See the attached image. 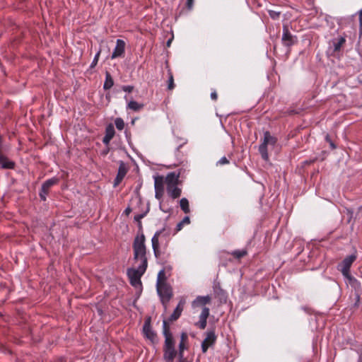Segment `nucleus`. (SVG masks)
<instances>
[{"label": "nucleus", "mask_w": 362, "mask_h": 362, "mask_svg": "<svg viewBox=\"0 0 362 362\" xmlns=\"http://www.w3.org/2000/svg\"><path fill=\"white\" fill-rule=\"evenodd\" d=\"M122 90L127 93H131L134 90V86H122Z\"/></svg>", "instance_id": "nucleus-37"}, {"label": "nucleus", "mask_w": 362, "mask_h": 362, "mask_svg": "<svg viewBox=\"0 0 362 362\" xmlns=\"http://www.w3.org/2000/svg\"><path fill=\"white\" fill-rule=\"evenodd\" d=\"M165 184L163 176H156L154 177V187L155 189H164V185Z\"/></svg>", "instance_id": "nucleus-20"}, {"label": "nucleus", "mask_w": 362, "mask_h": 362, "mask_svg": "<svg viewBox=\"0 0 362 362\" xmlns=\"http://www.w3.org/2000/svg\"><path fill=\"white\" fill-rule=\"evenodd\" d=\"M229 163V160L228 159L223 156L222 157L218 162H217V165H226V164H228Z\"/></svg>", "instance_id": "nucleus-35"}, {"label": "nucleus", "mask_w": 362, "mask_h": 362, "mask_svg": "<svg viewBox=\"0 0 362 362\" xmlns=\"http://www.w3.org/2000/svg\"><path fill=\"white\" fill-rule=\"evenodd\" d=\"M181 223H182V224L185 226V225H187L190 223V220H189V218L188 216H185L181 221Z\"/></svg>", "instance_id": "nucleus-45"}, {"label": "nucleus", "mask_w": 362, "mask_h": 362, "mask_svg": "<svg viewBox=\"0 0 362 362\" xmlns=\"http://www.w3.org/2000/svg\"><path fill=\"white\" fill-rule=\"evenodd\" d=\"M47 194H48V193H44V191H42V190L40 189V193H39V196H40V199H41V200H42V201H44V202H45V201H46V199H47Z\"/></svg>", "instance_id": "nucleus-40"}, {"label": "nucleus", "mask_w": 362, "mask_h": 362, "mask_svg": "<svg viewBox=\"0 0 362 362\" xmlns=\"http://www.w3.org/2000/svg\"><path fill=\"white\" fill-rule=\"evenodd\" d=\"M168 89L170 90H172L173 89H174V88L175 86V83H174V78H173V73L170 70H168Z\"/></svg>", "instance_id": "nucleus-25"}, {"label": "nucleus", "mask_w": 362, "mask_h": 362, "mask_svg": "<svg viewBox=\"0 0 362 362\" xmlns=\"http://www.w3.org/2000/svg\"><path fill=\"white\" fill-rule=\"evenodd\" d=\"M126 43L124 40L118 39L116 42V46L112 52L111 58L116 59L123 56L125 52Z\"/></svg>", "instance_id": "nucleus-12"}, {"label": "nucleus", "mask_w": 362, "mask_h": 362, "mask_svg": "<svg viewBox=\"0 0 362 362\" xmlns=\"http://www.w3.org/2000/svg\"><path fill=\"white\" fill-rule=\"evenodd\" d=\"M145 240L146 238L144 234L137 235L133 243V251L134 261L139 262V266L147 268L148 259L146 257Z\"/></svg>", "instance_id": "nucleus-2"}, {"label": "nucleus", "mask_w": 362, "mask_h": 362, "mask_svg": "<svg viewBox=\"0 0 362 362\" xmlns=\"http://www.w3.org/2000/svg\"><path fill=\"white\" fill-rule=\"evenodd\" d=\"M164 194V189H155V197L160 200Z\"/></svg>", "instance_id": "nucleus-34"}, {"label": "nucleus", "mask_w": 362, "mask_h": 362, "mask_svg": "<svg viewBox=\"0 0 362 362\" xmlns=\"http://www.w3.org/2000/svg\"><path fill=\"white\" fill-rule=\"evenodd\" d=\"M269 16L272 18V19H278L280 16V12H278V11H269Z\"/></svg>", "instance_id": "nucleus-33"}, {"label": "nucleus", "mask_w": 362, "mask_h": 362, "mask_svg": "<svg viewBox=\"0 0 362 362\" xmlns=\"http://www.w3.org/2000/svg\"><path fill=\"white\" fill-rule=\"evenodd\" d=\"M157 293L160 298L165 310L168 308V304L173 296L172 287L170 284L156 286Z\"/></svg>", "instance_id": "nucleus-5"}, {"label": "nucleus", "mask_w": 362, "mask_h": 362, "mask_svg": "<svg viewBox=\"0 0 362 362\" xmlns=\"http://www.w3.org/2000/svg\"><path fill=\"white\" fill-rule=\"evenodd\" d=\"M211 98L213 100H216L217 98H218V94L216 93V90H214L213 92H211Z\"/></svg>", "instance_id": "nucleus-44"}, {"label": "nucleus", "mask_w": 362, "mask_h": 362, "mask_svg": "<svg viewBox=\"0 0 362 362\" xmlns=\"http://www.w3.org/2000/svg\"><path fill=\"white\" fill-rule=\"evenodd\" d=\"M99 56H100V52H98L95 54V57H94V59H93V62H92V63L90 64V67L91 68L94 67L97 64V63L98 62Z\"/></svg>", "instance_id": "nucleus-36"}, {"label": "nucleus", "mask_w": 362, "mask_h": 362, "mask_svg": "<svg viewBox=\"0 0 362 362\" xmlns=\"http://www.w3.org/2000/svg\"><path fill=\"white\" fill-rule=\"evenodd\" d=\"M151 317L146 319L143 326V333L144 337L148 339L151 344H158V338L156 332H154L151 325Z\"/></svg>", "instance_id": "nucleus-7"}, {"label": "nucleus", "mask_w": 362, "mask_h": 362, "mask_svg": "<svg viewBox=\"0 0 362 362\" xmlns=\"http://www.w3.org/2000/svg\"><path fill=\"white\" fill-rule=\"evenodd\" d=\"M114 86V80L110 72L106 71L105 80L103 84V89L107 90L110 89Z\"/></svg>", "instance_id": "nucleus-19"}, {"label": "nucleus", "mask_w": 362, "mask_h": 362, "mask_svg": "<svg viewBox=\"0 0 362 362\" xmlns=\"http://www.w3.org/2000/svg\"><path fill=\"white\" fill-rule=\"evenodd\" d=\"M2 143L3 139L0 135V166L2 169H13L16 166V163L13 161L9 160L2 153Z\"/></svg>", "instance_id": "nucleus-10"}, {"label": "nucleus", "mask_w": 362, "mask_h": 362, "mask_svg": "<svg viewBox=\"0 0 362 362\" xmlns=\"http://www.w3.org/2000/svg\"><path fill=\"white\" fill-rule=\"evenodd\" d=\"M164 179L167 186L177 185L179 175L175 173H169Z\"/></svg>", "instance_id": "nucleus-17"}, {"label": "nucleus", "mask_w": 362, "mask_h": 362, "mask_svg": "<svg viewBox=\"0 0 362 362\" xmlns=\"http://www.w3.org/2000/svg\"><path fill=\"white\" fill-rule=\"evenodd\" d=\"M128 169L123 161H120L117 176L114 181L115 186L118 185L127 173Z\"/></svg>", "instance_id": "nucleus-13"}, {"label": "nucleus", "mask_w": 362, "mask_h": 362, "mask_svg": "<svg viewBox=\"0 0 362 362\" xmlns=\"http://www.w3.org/2000/svg\"><path fill=\"white\" fill-rule=\"evenodd\" d=\"M209 315V308L205 307L202 309V311L200 314L199 318L207 320Z\"/></svg>", "instance_id": "nucleus-29"}, {"label": "nucleus", "mask_w": 362, "mask_h": 362, "mask_svg": "<svg viewBox=\"0 0 362 362\" xmlns=\"http://www.w3.org/2000/svg\"><path fill=\"white\" fill-rule=\"evenodd\" d=\"M168 194L173 199H177L180 197L182 190L177 185L167 186Z\"/></svg>", "instance_id": "nucleus-16"}, {"label": "nucleus", "mask_w": 362, "mask_h": 362, "mask_svg": "<svg viewBox=\"0 0 362 362\" xmlns=\"http://www.w3.org/2000/svg\"><path fill=\"white\" fill-rule=\"evenodd\" d=\"M163 334L165 337L163 359L165 362H173L177 352L175 347V342L170 332L169 322L165 320L163 322Z\"/></svg>", "instance_id": "nucleus-1"}, {"label": "nucleus", "mask_w": 362, "mask_h": 362, "mask_svg": "<svg viewBox=\"0 0 362 362\" xmlns=\"http://www.w3.org/2000/svg\"><path fill=\"white\" fill-rule=\"evenodd\" d=\"M360 32L362 33V9L358 12Z\"/></svg>", "instance_id": "nucleus-41"}, {"label": "nucleus", "mask_w": 362, "mask_h": 362, "mask_svg": "<svg viewBox=\"0 0 362 362\" xmlns=\"http://www.w3.org/2000/svg\"><path fill=\"white\" fill-rule=\"evenodd\" d=\"M334 52H339L346 43V39L344 37H339L333 40Z\"/></svg>", "instance_id": "nucleus-18"}, {"label": "nucleus", "mask_w": 362, "mask_h": 362, "mask_svg": "<svg viewBox=\"0 0 362 362\" xmlns=\"http://www.w3.org/2000/svg\"><path fill=\"white\" fill-rule=\"evenodd\" d=\"M211 301V298L209 296H198L195 300L194 301V305L197 306L199 305H205L206 304L209 303Z\"/></svg>", "instance_id": "nucleus-22"}, {"label": "nucleus", "mask_w": 362, "mask_h": 362, "mask_svg": "<svg viewBox=\"0 0 362 362\" xmlns=\"http://www.w3.org/2000/svg\"><path fill=\"white\" fill-rule=\"evenodd\" d=\"M146 267L138 266L136 269L129 268L127 271V276L129 279L131 285L135 288L141 287L142 283L141 281V276L146 271Z\"/></svg>", "instance_id": "nucleus-3"}, {"label": "nucleus", "mask_w": 362, "mask_h": 362, "mask_svg": "<svg viewBox=\"0 0 362 362\" xmlns=\"http://www.w3.org/2000/svg\"><path fill=\"white\" fill-rule=\"evenodd\" d=\"M57 362H66V360L64 358H59Z\"/></svg>", "instance_id": "nucleus-48"}, {"label": "nucleus", "mask_w": 362, "mask_h": 362, "mask_svg": "<svg viewBox=\"0 0 362 362\" xmlns=\"http://www.w3.org/2000/svg\"><path fill=\"white\" fill-rule=\"evenodd\" d=\"M115 134V131L113 124H109L105 128V135H107L108 137H110L112 139Z\"/></svg>", "instance_id": "nucleus-26"}, {"label": "nucleus", "mask_w": 362, "mask_h": 362, "mask_svg": "<svg viewBox=\"0 0 362 362\" xmlns=\"http://www.w3.org/2000/svg\"><path fill=\"white\" fill-rule=\"evenodd\" d=\"M111 140V138L108 137L107 135H105V136L103 139V142L104 144L108 145Z\"/></svg>", "instance_id": "nucleus-43"}, {"label": "nucleus", "mask_w": 362, "mask_h": 362, "mask_svg": "<svg viewBox=\"0 0 362 362\" xmlns=\"http://www.w3.org/2000/svg\"><path fill=\"white\" fill-rule=\"evenodd\" d=\"M180 206L185 214H189L190 212L189 202L187 199L182 198L180 202Z\"/></svg>", "instance_id": "nucleus-23"}, {"label": "nucleus", "mask_w": 362, "mask_h": 362, "mask_svg": "<svg viewBox=\"0 0 362 362\" xmlns=\"http://www.w3.org/2000/svg\"><path fill=\"white\" fill-rule=\"evenodd\" d=\"M185 344L186 343H185V342H180V344H179V353H178L179 358H182L183 356L184 350L186 349Z\"/></svg>", "instance_id": "nucleus-31"}, {"label": "nucleus", "mask_w": 362, "mask_h": 362, "mask_svg": "<svg viewBox=\"0 0 362 362\" xmlns=\"http://www.w3.org/2000/svg\"><path fill=\"white\" fill-rule=\"evenodd\" d=\"M277 142V139L275 136L271 135L270 132L267 131L264 133V139L263 142L260 144L259 147V151L261 154L262 159L264 160H268L269 154L267 151V146H275Z\"/></svg>", "instance_id": "nucleus-4"}, {"label": "nucleus", "mask_w": 362, "mask_h": 362, "mask_svg": "<svg viewBox=\"0 0 362 362\" xmlns=\"http://www.w3.org/2000/svg\"><path fill=\"white\" fill-rule=\"evenodd\" d=\"M183 226H184V225L182 224V223H181V221H180V222H179V223L177 224V226H176V229H175L176 233H177V232H178V231H180V230H181L182 229Z\"/></svg>", "instance_id": "nucleus-46"}, {"label": "nucleus", "mask_w": 362, "mask_h": 362, "mask_svg": "<svg viewBox=\"0 0 362 362\" xmlns=\"http://www.w3.org/2000/svg\"><path fill=\"white\" fill-rule=\"evenodd\" d=\"M59 182V179L57 178V177H52L47 180H46L45 182H43V184L42 185V187H41V190L42 191H44V193H48L49 192V189L50 188L55 185H57Z\"/></svg>", "instance_id": "nucleus-15"}, {"label": "nucleus", "mask_w": 362, "mask_h": 362, "mask_svg": "<svg viewBox=\"0 0 362 362\" xmlns=\"http://www.w3.org/2000/svg\"><path fill=\"white\" fill-rule=\"evenodd\" d=\"M325 139H326V141L329 144L330 147L332 148V149H335L336 148V146L333 143V141L330 139L329 136L327 135Z\"/></svg>", "instance_id": "nucleus-39"}, {"label": "nucleus", "mask_w": 362, "mask_h": 362, "mask_svg": "<svg viewBox=\"0 0 362 362\" xmlns=\"http://www.w3.org/2000/svg\"><path fill=\"white\" fill-rule=\"evenodd\" d=\"M206 320L205 319H201L199 318V321L196 323V325L201 329H205L206 326Z\"/></svg>", "instance_id": "nucleus-30"}, {"label": "nucleus", "mask_w": 362, "mask_h": 362, "mask_svg": "<svg viewBox=\"0 0 362 362\" xmlns=\"http://www.w3.org/2000/svg\"><path fill=\"white\" fill-rule=\"evenodd\" d=\"M231 254L235 258L240 259L247 255V251L245 250H235Z\"/></svg>", "instance_id": "nucleus-27"}, {"label": "nucleus", "mask_w": 362, "mask_h": 362, "mask_svg": "<svg viewBox=\"0 0 362 362\" xmlns=\"http://www.w3.org/2000/svg\"><path fill=\"white\" fill-rule=\"evenodd\" d=\"M281 41L284 46L291 47L298 42V37L290 32L288 25H283V34Z\"/></svg>", "instance_id": "nucleus-8"}, {"label": "nucleus", "mask_w": 362, "mask_h": 362, "mask_svg": "<svg viewBox=\"0 0 362 362\" xmlns=\"http://www.w3.org/2000/svg\"><path fill=\"white\" fill-rule=\"evenodd\" d=\"M115 124L116 128L118 130H122L125 126L124 120L120 117H117L115 119Z\"/></svg>", "instance_id": "nucleus-28"}, {"label": "nucleus", "mask_w": 362, "mask_h": 362, "mask_svg": "<svg viewBox=\"0 0 362 362\" xmlns=\"http://www.w3.org/2000/svg\"><path fill=\"white\" fill-rule=\"evenodd\" d=\"M132 212V209L130 207H127L124 211V214L127 216L129 215V214Z\"/></svg>", "instance_id": "nucleus-47"}, {"label": "nucleus", "mask_w": 362, "mask_h": 362, "mask_svg": "<svg viewBox=\"0 0 362 362\" xmlns=\"http://www.w3.org/2000/svg\"><path fill=\"white\" fill-rule=\"evenodd\" d=\"M144 107L143 104H139L136 101L132 100L127 105V108L134 111H139Z\"/></svg>", "instance_id": "nucleus-24"}, {"label": "nucleus", "mask_w": 362, "mask_h": 362, "mask_svg": "<svg viewBox=\"0 0 362 362\" xmlns=\"http://www.w3.org/2000/svg\"><path fill=\"white\" fill-rule=\"evenodd\" d=\"M170 42H171V40H169L168 41V42H167V45H168V46H170Z\"/></svg>", "instance_id": "nucleus-49"}, {"label": "nucleus", "mask_w": 362, "mask_h": 362, "mask_svg": "<svg viewBox=\"0 0 362 362\" xmlns=\"http://www.w3.org/2000/svg\"><path fill=\"white\" fill-rule=\"evenodd\" d=\"M185 305V300L182 298L175 309L174 310L172 315L170 316L168 321L170 322H174L177 320L181 315L182 312L184 310V307Z\"/></svg>", "instance_id": "nucleus-14"}, {"label": "nucleus", "mask_w": 362, "mask_h": 362, "mask_svg": "<svg viewBox=\"0 0 362 362\" xmlns=\"http://www.w3.org/2000/svg\"><path fill=\"white\" fill-rule=\"evenodd\" d=\"M187 339H188V336H187V333L182 332L181 334V337H180V342L187 343Z\"/></svg>", "instance_id": "nucleus-38"}, {"label": "nucleus", "mask_w": 362, "mask_h": 362, "mask_svg": "<svg viewBox=\"0 0 362 362\" xmlns=\"http://www.w3.org/2000/svg\"><path fill=\"white\" fill-rule=\"evenodd\" d=\"M216 341V336L214 331H209L206 333V337L202 343V350L203 353H206L208 349L214 345Z\"/></svg>", "instance_id": "nucleus-11"}, {"label": "nucleus", "mask_w": 362, "mask_h": 362, "mask_svg": "<svg viewBox=\"0 0 362 362\" xmlns=\"http://www.w3.org/2000/svg\"><path fill=\"white\" fill-rule=\"evenodd\" d=\"M170 233L166 232L165 229H163L161 230L157 231L151 239L152 242V247L153 250L154 255L156 257H158L160 255V251L159 249V241L160 240L162 241L163 239L168 241V237L169 236Z\"/></svg>", "instance_id": "nucleus-6"}, {"label": "nucleus", "mask_w": 362, "mask_h": 362, "mask_svg": "<svg viewBox=\"0 0 362 362\" xmlns=\"http://www.w3.org/2000/svg\"><path fill=\"white\" fill-rule=\"evenodd\" d=\"M356 259V256L351 255L345 257L342 261L340 270L345 277L350 278V267Z\"/></svg>", "instance_id": "nucleus-9"}, {"label": "nucleus", "mask_w": 362, "mask_h": 362, "mask_svg": "<svg viewBox=\"0 0 362 362\" xmlns=\"http://www.w3.org/2000/svg\"><path fill=\"white\" fill-rule=\"evenodd\" d=\"M148 213V211H146V212L144 213H142V214H136L135 216H134V220L139 223V224L141 226V220L144 218L146 215V214Z\"/></svg>", "instance_id": "nucleus-32"}, {"label": "nucleus", "mask_w": 362, "mask_h": 362, "mask_svg": "<svg viewBox=\"0 0 362 362\" xmlns=\"http://www.w3.org/2000/svg\"><path fill=\"white\" fill-rule=\"evenodd\" d=\"M194 0H187L186 6L189 10H191L193 7Z\"/></svg>", "instance_id": "nucleus-42"}, {"label": "nucleus", "mask_w": 362, "mask_h": 362, "mask_svg": "<svg viewBox=\"0 0 362 362\" xmlns=\"http://www.w3.org/2000/svg\"><path fill=\"white\" fill-rule=\"evenodd\" d=\"M166 281L167 278L165 276V272L163 269H162L158 274L156 286L168 284Z\"/></svg>", "instance_id": "nucleus-21"}]
</instances>
